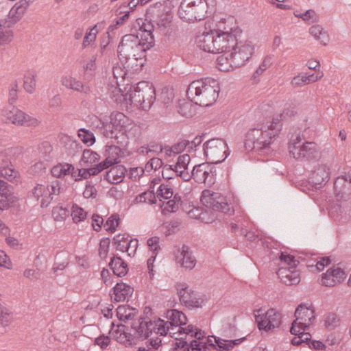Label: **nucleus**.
<instances>
[{"instance_id":"13","label":"nucleus","mask_w":351,"mask_h":351,"mask_svg":"<svg viewBox=\"0 0 351 351\" xmlns=\"http://www.w3.org/2000/svg\"><path fill=\"white\" fill-rule=\"evenodd\" d=\"M2 115L5 118L6 121L17 126L36 128L40 123V121L36 117L14 108L12 110H3Z\"/></svg>"},{"instance_id":"18","label":"nucleus","mask_w":351,"mask_h":351,"mask_svg":"<svg viewBox=\"0 0 351 351\" xmlns=\"http://www.w3.org/2000/svg\"><path fill=\"white\" fill-rule=\"evenodd\" d=\"M335 196L341 200H347L351 197V173L344 172L338 176L334 182Z\"/></svg>"},{"instance_id":"12","label":"nucleus","mask_w":351,"mask_h":351,"mask_svg":"<svg viewBox=\"0 0 351 351\" xmlns=\"http://www.w3.org/2000/svg\"><path fill=\"white\" fill-rule=\"evenodd\" d=\"M289 154L297 160H311L316 157L317 154V144L314 142H302L300 136L289 143Z\"/></svg>"},{"instance_id":"14","label":"nucleus","mask_w":351,"mask_h":351,"mask_svg":"<svg viewBox=\"0 0 351 351\" xmlns=\"http://www.w3.org/2000/svg\"><path fill=\"white\" fill-rule=\"evenodd\" d=\"M190 176L197 183L211 185L215 182L216 169L210 163L204 162L194 166Z\"/></svg>"},{"instance_id":"2","label":"nucleus","mask_w":351,"mask_h":351,"mask_svg":"<svg viewBox=\"0 0 351 351\" xmlns=\"http://www.w3.org/2000/svg\"><path fill=\"white\" fill-rule=\"evenodd\" d=\"M241 29L236 25L223 29H216L197 35L195 43L198 48L208 53H227L235 39L241 37Z\"/></svg>"},{"instance_id":"36","label":"nucleus","mask_w":351,"mask_h":351,"mask_svg":"<svg viewBox=\"0 0 351 351\" xmlns=\"http://www.w3.org/2000/svg\"><path fill=\"white\" fill-rule=\"evenodd\" d=\"M108 119L119 132L122 130V128L127 122V117L123 113L119 112H112Z\"/></svg>"},{"instance_id":"27","label":"nucleus","mask_w":351,"mask_h":351,"mask_svg":"<svg viewBox=\"0 0 351 351\" xmlns=\"http://www.w3.org/2000/svg\"><path fill=\"white\" fill-rule=\"evenodd\" d=\"M127 170L123 165H116L104 174V179L112 184L122 182Z\"/></svg>"},{"instance_id":"59","label":"nucleus","mask_w":351,"mask_h":351,"mask_svg":"<svg viewBox=\"0 0 351 351\" xmlns=\"http://www.w3.org/2000/svg\"><path fill=\"white\" fill-rule=\"evenodd\" d=\"M163 165L162 160L159 158L154 157L151 158L145 165V170L150 171L152 170H157Z\"/></svg>"},{"instance_id":"42","label":"nucleus","mask_w":351,"mask_h":351,"mask_svg":"<svg viewBox=\"0 0 351 351\" xmlns=\"http://www.w3.org/2000/svg\"><path fill=\"white\" fill-rule=\"evenodd\" d=\"M103 170L104 167H102L100 164H98L93 167L79 169L77 177H81V179H88L91 176L97 175Z\"/></svg>"},{"instance_id":"10","label":"nucleus","mask_w":351,"mask_h":351,"mask_svg":"<svg viewBox=\"0 0 351 351\" xmlns=\"http://www.w3.org/2000/svg\"><path fill=\"white\" fill-rule=\"evenodd\" d=\"M228 148L225 141L221 138H212L204 144L205 156L210 163H220L228 156Z\"/></svg>"},{"instance_id":"26","label":"nucleus","mask_w":351,"mask_h":351,"mask_svg":"<svg viewBox=\"0 0 351 351\" xmlns=\"http://www.w3.org/2000/svg\"><path fill=\"white\" fill-rule=\"evenodd\" d=\"M143 319L141 317L138 323H134L132 326L135 335L141 339H147L152 333V321H146Z\"/></svg>"},{"instance_id":"46","label":"nucleus","mask_w":351,"mask_h":351,"mask_svg":"<svg viewBox=\"0 0 351 351\" xmlns=\"http://www.w3.org/2000/svg\"><path fill=\"white\" fill-rule=\"evenodd\" d=\"M36 75L34 72H28L25 75L23 86L25 90L32 93L36 87Z\"/></svg>"},{"instance_id":"25","label":"nucleus","mask_w":351,"mask_h":351,"mask_svg":"<svg viewBox=\"0 0 351 351\" xmlns=\"http://www.w3.org/2000/svg\"><path fill=\"white\" fill-rule=\"evenodd\" d=\"M176 261L183 267L189 269H192L196 265L195 258L192 252L190 251L189 247L186 245L182 246L180 255L176 256Z\"/></svg>"},{"instance_id":"64","label":"nucleus","mask_w":351,"mask_h":351,"mask_svg":"<svg viewBox=\"0 0 351 351\" xmlns=\"http://www.w3.org/2000/svg\"><path fill=\"white\" fill-rule=\"evenodd\" d=\"M271 64V58L269 56L265 57L258 68L254 72V76L256 77V75H261L268 67L270 66Z\"/></svg>"},{"instance_id":"15","label":"nucleus","mask_w":351,"mask_h":351,"mask_svg":"<svg viewBox=\"0 0 351 351\" xmlns=\"http://www.w3.org/2000/svg\"><path fill=\"white\" fill-rule=\"evenodd\" d=\"M178 294L181 304L188 308H199L204 302L198 293L189 289L186 284L177 286Z\"/></svg>"},{"instance_id":"41","label":"nucleus","mask_w":351,"mask_h":351,"mask_svg":"<svg viewBox=\"0 0 351 351\" xmlns=\"http://www.w3.org/2000/svg\"><path fill=\"white\" fill-rule=\"evenodd\" d=\"M173 98L174 93L173 88L170 87H165L158 95V100L165 106H168V105L173 101Z\"/></svg>"},{"instance_id":"7","label":"nucleus","mask_w":351,"mask_h":351,"mask_svg":"<svg viewBox=\"0 0 351 351\" xmlns=\"http://www.w3.org/2000/svg\"><path fill=\"white\" fill-rule=\"evenodd\" d=\"M207 12L208 3L206 0H182L178 12L182 20L191 23L204 19Z\"/></svg>"},{"instance_id":"60","label":"nucleus","mask_w":351,"mask_h":351,"mask_svg":"<svg viewBox=\"0 0 351 351\" xmlns=\"http://www.w3.org/2000/svg\"><path fill=\"white\" fill-rule=\"evenodd\" d=\"M280 259L282 262H284L291 268H295L299 263V261L296 260L293 256L285 252L281 253Z\"/></svg>"},{"instance_id":"17","label":"nucleus","mask_w":351,"mask_h":351,"mask_svg":"<svg viewBox=\"0 0 351 351\" xmlns=\"http://www.w3.org/2000/svg\"><path fill=\"white\" fill-rule=\"evenodd\" d=\"M259 330L269 331L280 326L282 322V315L274 308H270L263 315L255 316Z\"/></svg>"},{"instance_id":"1","label":"nucleus","mask_w":351,"mask_h":351,"mask_svg":"<svg viewBox=\"0 0 351 351\" xmlns=\"http://www.w3.org/2000/svg\"><path fill=\"white\" fill-rule=\"evenodd\" d=\"M154 26L151 23H145L140 26L137 34H129L122 37L118 46V57L127 67L133 66L134 62L141 61L136 66L143 65V60L145 52L154 46V37L152 31Z\"/></svg>"},{"instance_id":"49","label":"nucleus","mask_w":351,"mask_h":351,"mask_svg":"<svg viewBox=\"0 0 351 351\" xmlns=\"http://www.w3.org/2000/svg\"><path fill=\"white\" fill-rule=\"evenodd\" d=\"M99 160V156L97 153L90 150L85 149L83 152L82 162L85 165L94 163Z\"/></svg>"},{"instance_id":"16","label":"nucleus","mask_w":351,"mask_h":351,"mask_svg":"<svg viewBox=\"0 0 351 351\" xmlns=\"http://www.w3.org/2000/svg\"><path fill=\"white\" fill-rule=\"evenodd\" d=\"M147 14L153 18V21L160 30H165L171 22V13L165 11L160 2L150 6L147 10Z\"/></svg>"},{"instance_id":"3","label":"nucleus","mask_w":351,"mask_h":351,"mask_svg":"<svg viewBox=\"0 0 351 351\" xmlns=\"http://www.w3.org/2000/svg\"><path fill=\"white\" fill-rule=\"evenodd\" d=\"M282 114L250 129L246 134L245 147L248 151L261 152L269 148L282 128Z\"/></svg>"},{"instance_id":"58","label":"nucleus","mask_w":351,"mask_h":351,"mask_svg":"<svg viewBox=\"0 0 351 351\" xmlns=\"http://www.w3.org/2000/svg\"><path fill=\"white\" fill-rule=\"evenodd\" d=\"M190 348L191 343L189 344L186 340L182 338L180 339L176 338V341L173 343V347L170 351H189Z\"/></svg>"},{"instance_id":"20","label":"nucleus","mask_w":351,"mask_h":351,"mask_svg":"<svg viewBox=\"0 0 351 351\" xmlns=\"http://www.w3.org/2000/svg\"><path fill=\"white\" fill-rule=\"evenodd\" d=\"M345 271L339 267L328 269L322 274L320 283L326 287H333L346 278Z\"/></svg>"},{"instance_id":"30","label":"nucleus","mask_w":351,"mask_h":351,"mask_svg":"<svg viewBox=\"0 0 351 351\" xmlns=\"http://www.w3.org/2000/svg\"><path fill=\"white\" fill-rule=\"evenodd\" d=\"M109 267L112 270L114 274L119 277H123L128 272L127 263L121 257L117 256H114L111 258Z\"/></svg>"},{"instance_id":"48","label":"nucleus","mask_w":351,"mask_h":351,"mask_svg":"<svg viewBox=\"0 0 351 351\" xmlns=\"http://www.w3.org/2000/svg\"><path fill=\"white\" fill-rule=\"evenodd\" d=\"M173 190L166 184H162L158 187L156 197L162 201V199H169L173 196Z\"/></svg>"},{"instance_id":"40","label":"nucleus","mask_w":351,"mask_h":351,"mask_svg":"<svg viewBox=\"0 0 351 351\" xmlns=\"http://www.w3.org/2000/svg\"><path fill=\"white\" fill-rule=\"evenodd\" d=\"M8 196L9 190L8 189V184L0 179V210H3L8 208Z\"/></svg>"},{"instance_id":"35","label":"nucleus","mask_w":351,"mask_h":351,"mask_svg":"<svg viewBox=\"0 0 351 351\" xmlns=\"http://www.w3.org/2000/svg\"><path fill=\"white\" fill-rule=\"evenodd\" d=\"M10 23L0 20V45H4L10 43L13 38V32L9 29Z\"/></svg>"},{"instance_id":"8","label":"nucleus","mask_w":351,"mask_h":351,"mask_svg":"<svg viewBox=\"0 0 351 351\" xmlns=\"http://www.w3.org/2000/svg\"><path fill=\"white\" fill-rule=\"evenodd\" d=\"M315 312L304 304H300L295 311V319L290 328L292 335H303L315 319Z\"/></svg>"},{"instance_id":"21","label":"nucleus","mask_w":351,"mask_h":351,"mask_svg":"<svg viewBox=\"0 0 351 351\" xmlns=\"http://www.w3.org/2000/svg\"><path fill=\"white\" fill-rule=\"evenodd\" d=\"M328 179L329 168L325 165L317 166L308 178L309 183L316 189L326 184Z\"/></svg>"},{"instance_id":"45","label":"nucleus","mask_w":351,"mask_h":351,"mask_svg":"<svg viewBox=\"0 0 351 351\" xmlns=\"http://www.w3.org/2000/svg\"><path fill=\"white\" fill-rule=\"evenodd\" d=\"M189 143L188 140H182L178 143L173 145L171 147H166L165 148L166 154L169 156H171V153L173 154H178L187 149V144Z\"/></svg>"},{"instance_id":"52","label":"nucleus","mask_w":351,"mask_h":351,"mask_svg":"<svg viewBox=\"0 0 351 351\" xmlns=\"http://www.w3.org/2000/svg\"><path fill=\"white\" fill-rule=\"evenodd\" d=\"M119 218L118 215H111L104 224L105 230L108 232L113 233L119 225Z\"/></svg>"},{"instance_id":"57","label":"nucleus","mask_w":351,"mask_h":351,"mask_svg":"<svg viewBox=\"0 0 351 351\" xmlns=\"http://www.w3.org/2000/svg\"><path fill=\"white\" fill-rule=\"evenodd\" d=\"M339 322L338 316L335 313H329L325 319V326L329 330L335 328Z\"/></svg>"},{"instance_id":"4","label":"nucleus","mask_w":351,"mask_h":351,"mask_svg":"<svg viewBox=\"0 0 351 351\" xmlns=\"http://www.w3.org/2000/svg\"><path fill=\"white\" fill-rule=\"evenodd\" d=\"M233 43L227 53L217 59V67L221 71L227 72L245 65L254 53V48L250 41L241 40L238 37Z\"/></svg>"},{"instance_id":"28","label":"nucleus","mask_w":351,"mask_h":351,"mask_svg":"<svg viewBox=\"0 0 351 351\" xmlns=\"http://www.w3.org/2000/svg\"><path fill=\"white\" fill-rule=\"evenodd\" d=\"M134 289L123 282H117L113 288L114 300L117 302L124 301L128 300L132 296Z\"/></svg>"},{"instance_id":"31","label":"nucleus","mask_w":351,"mask_h":351,"mask_svg":"<svg viewBox=\"0 0 351 351\" xmlns=\"http://www.w3.org/2000/svg\"><path fill=\"white\" fill-rule=\"evenodd\" d=\"M309 33L315 39L319 40L320 43L324 46L326 45L330 40L328 32L319 25H315L311 27Z\"/></svg>"},{"instance_id":"56","label":"nucleus","mask_w":351,"mask_h":351,"mask_svg":"<svg viewBox=\"0 0 351 351\" xmlns=\"http://www.w3.org/2000/svg\"><path fill=\"white\" fill-rule=\"evenodd\" d=\"M71 216L75 223L82 221L86 217V213L77 206H73Z\"/></svg>"},{"instance_id":"47","label":"nucleus","mask_w":351,"mask_h":351,"mask_svg":"<svg viewBox=\"0 0 351 351\" xmlns=\"http://www.w3.org/2000/svg\"><path fill=\"white\" fill-rule=\"evenodd\" d=\"M130 237L128 234H119L113 238V243L116 245V249L117 250L125 252V244L129 241Z\"/></svg>"},{"instance_id":"19","label":"nucleus","mask_w":351,"mask_h":351,"mask_svg":"<svg viewBox=\"0 0 351 351\" xmlns=\"http://www.w3.org/2000/svg\"><path fill=\"white\" fill-rule=\"evenodd\" d=\"M61 84L68 89L86 96L92 93V88L88 83H84L71 75L63 76L61 78Z\"/></svg>"},{"instance_id":"5","label":"nucleus","mask_w":351,"mask_h":351,"mask_svg":"<svg viewBox=\"0 0 351 351\" xmlns=\"http://www.w3.org/2000/svg\"><path fill=\"white\" fill-rule=\"evenodd\" d=\"M220 90L217 80L206 77L193 81L186 90V95L195 104L210 106L217 100Z\"/></svg>"},{"instance_id":"37","label":"nucleus","mask_w":351,"mask_h":351,"mask_svg":"<svg viewBox=\"0 0 351 351\" xmlns=\"http://www.w3.org/2000/svg\"><path fill=\"white\" fill-rule=\"evenodd\" d=\"M74 170V167L68 163L59 164L54 166L51 170V174L53 177L61 178L66 175H69L71 171Z\"/></svg>"},{"instance_id":"54","label":"nucleus","mask_w":351,"mask_h":351,"mask_svg":"<svg viewBox=\"0 0 351 351\" xmlns=\"http://www.w3.org/2000/svg\"><path fill=\"white\" fill-rule=\"evenodd\" d=\"M69 210L62 207H54L52 210V216L56 221H62L69 215Z\"/></svg>"},{"instance_id":"11","label":"nucleus","mask_w":351,"mask_h":351,"mask_svg":"<svg viewBox=\"0 0 351 351\" xmlns=\"http://www.w3.org/2000/svg\"><path fill=\"white\" fill-rule=\"evenodd\" d=\"M19 154L16 147L0 149V178H4L9 181L14 180L18 171L15 170L12 163Z\"/></svg>"},{"instance_id":"50","label":"nucleus","mask_w":351,"mask_h":351,"mask_svg":"<svg viewBox=\"0 0 351 351\" xmlns=\"http://www.w3.org/2000/svg\"><path fill=\"white\" fill-rule=\"evenodd\" d=\"M294 15L296 17L302 19L303 21H306L308 23H313L317 20V16L315 12L313 10H306L304 13H299L298 12H295Z\"/></svg>"},{"instance_id":"43","label":"nucleus","mask_w":351,"mask_h":351,"mask_svg":"<svg viewBox=\"0 0 351 351\" xmlns=\"http://www.w3.org/2000/svg\"><path fill=\"white\" fill-rule=\"evenodd\" d=\"M134 202L137 204L148 202L150 204H154L156 203V197L153 191H147L137 195Z\"/></svg>"},{"instance_id":"29","label":"nucleus","mask_w":351,"mask_h":351,"mask_svg":"<svg viewBox=\"0 0 351 351\" xmlns=\"http://www.w3.org/2000/svg\"><path fill=\"white\" fill-rule=\"evenodd\" d=\"M167 318L171 326L172 330L175 328H178L180 326L185 325L187 322L186 316L181 311L176 309H171L167 311Z\"/></svg>"},{"instance_id":"61","label":"nucleus","mask_w":351,"mask_h":351,"mask_svg":"<svg viewBox=\"0 0 351 351\" xmlns=\"http://www.w3.org/2000/svg\"><path fill=\"white\" fill-rule=\"evenodd\" d=\"M38 149L40 154L42 155L45 160H48L49 154L53 149L51 145L49 142L45 141L39 145Z\"/></svg>"},{"instance_id":"24","label":"nucleus","mask_w":351,"mask_h":351,"mask_svg":"<svg viewBox=\"0 0 351 351\" xmlns=\"http://www.w3.org/2000/svg\"><path fill=\"white\" fill-rule=\"evenodd\" d=\"M245 338H241L234 340H226L220 337L213 335L211 349H215L218 351H229L231 350L235 346L241 343Z\"/></svg>"},{"instance_id":"34","label":"nucleus","mask_w":351,"mask_h":351,"mask_svg":"<svg viewBox=\"0 0 351 351\" xmlns=\"http://www.w3.org/2000/svg\"><path fill=\"white\" fill-rule=\"evenodd\" d=\"M152 332L154 331L156 334L161 336H165L168 332L171 334V326L169 322H165L161 319H158L152 322Z\"/></svg>"},{"instance_id":"63","label":"nucleus","mask_w":351,"mask_h":351,"mask_svg":"<svg viewBox=\"0 0 351 351\" xmlns=\"http://www.w3.org/2000/svg\"><path fill=\"white\" fill-rule=\"evenodd\" d=\"M125 252H128V256H134L138 247V240L130 238V240L128 241L127 244H125Z\"/></svg>"},{"instance_id":"55","label":"nucleus","mask_w":351,"mask_h":351,"mask_svg":"<svg viewBox=\"0 0 351 351\" xmlns=\"http://www.w3.org/2000/svg\"><path fill=\"white\" fill-rule=\"evenodd\" d=\"M78 136L84 143L90 145H93L95 141L93 133L86 129H80Z\"/></svg>"},{"instance_id":"22","label":"nucleus","mask_w":351,"mask_h":351,"mask_svg":"<svg viewBox=\"0 0 351 351\" xmlns=\"http://www.w3.org/2000/svg\"><path fill=\"white\" fill-rule=\"evenodd\" d=\"M123 152L121 149L116 145L106 146V159L99 164L104 170L114 164L120 162V158L122 157Z\"/></svg>"},{"instance_id":"62","label":"nucleus","mask_w":351,"mask_h":351,"mask_svg":"<svg viewBox=\"0 0 351 351\" xmlns=\"http://www.w3.org/2000/svg\"><path fill=\"white\" fill-rule=\"evenodd\" d=\"M97 195V190L94 186L92 181H88L86 184L85 189L83 192V195L85 198L95 197Z\"/></svg>"},{"instance_id":"23","label":"nucleus","mask_w":351,"mask_h":351,"mask_svg":"<svg viewBox=\"0 0 351 351\" xmlns=\"http://www.w3.org/2000/svg\"><path fill=\"white\" fill-rule=\"evenodd\" d=\"M277 274L281 281L288 286L297 285L300 281L299 271L295 270V268L281 267Z\"/></svg>"},{"instance_id":"6","label":"nucleus","mask_w":351,"mask_h":351,"mask_svg":"<svg viewBox=\"0 0 351 351\" xmlns=\"http://www.w3.org/2000/svg\"><path fill=\"white\" fill-rule=\"evenodd\" d=\"M130 104L143 110H149L156 100V92L152 84L142 81L130 90Z\"/></svg>"},{"instance_id":"44","label":"nucleus","mask_w":351,"mask_h":351,"mask_svg":"<svg viewBox=\"0 0 351 351\" xmlns=\"http://www.w3.org/2000/svg\"><path fill=\"white\" fill-rule=\"evenodd\" d=\"M181 204V199L179 196L176 195L173 199L168 200L164 208H162V213L166 215L167 213L176 212Z\"/></svg>"},{"instance_id":"32","label":"nucleus","mask_w":351,"mask_h":351,"mask_svg":"<svg viewBox=\"0 0 351 351\" xmlns=\"http://www.w3.org/2000/svg\"><path fill=\"white\" fill-rule=\"evenodd\" d=\"M28 5L29 2L27 0H21L15 4L9 12V17L12 19V23H16L19 21Z\"/></svg>"},{"instance_id":"38","label":"nucleus","mask_w":351,"mask_h":351,"mask_svg":"<svg viewBox=\"0 0 351 351\" xmlns=\"http://www.w3.org/2000/svg\"><path fill=\"white\" fill-rule=\"evenodd\" d=\"M177 110L183 117H192L195 112L192 102L184 99L179 101Z\"/></svg>"},{"instance_id":"9","label":"nucleus","mask_w":351,"mask_h":351,"mask_svg":"<svg viewBox=\"0 0 351 351\" xmlns=\"http://www.w3.org/2000/svg\"><path fill=\"white\" fill-rule=\"evenodd\" d=\"M202 204L207 208L224 214L232 215L234 208L227 202L226 197L219 193L212 192L209 190L202 191L201 196Z\"/></svg>"},{"instance_id":"51","label":"nucleus","mask_w":351,"mask_h":351,"mask_svg":"<svg viewBox=\"0 0 351 351\" xmlns=\"http://www.w3.org/2000/svg\"><path fill=\"white\" fill-rule=\"evenodd\" d=\"M192 351H211V346L208 341L202 340H193L191 341Z\"/></svg>"},{"instance_id":"39","label":"nucleus","mask_w":351,"mask_h":351,"mask_svg":"<svg viewBox=\"0 0 351 351\" xmlns=\"http://www.w3.org/2000/svg\"><path fill=\"white\" fill-rule=\"evenodd\" d=\"M101 126L100 128L101 132L106 138H113L117 137V129L111 124L108 119H106L101 122Z\"/></svg>"},{"instance_id":"53","label":"nucleus","mask_w":351,"mask_h":351,"mask_svg":"<svg viewBox=\"0 0 351 351\" xmlns=\"http://www.w3.org/2000/svg\"><path fill=\"white\" fill-rule=\"evenodd\" d=\"M186 167L173 165V173L175 174L176 177H180L181 179L184 181H189L191 180V176L190 173L187 171Z\"/></svg>"},{"instance_id":"33","label":"nucleus","mask_w":351,"mask_h":351,"mask_svg":"<svg viewBox=\"0 0 351 351\" xmlns=\"http://www.w3.org/2000/svg\"><path fill=\"white\" fill-rule=\"evenodd\" d=\"M137 310L134 308H131L126 305H120L117 308V316L121 321L127 322L128 320L133 319Z\"/></svg>"}]
</instances>
